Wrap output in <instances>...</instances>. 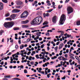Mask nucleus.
Masks as SVG:
<instances>
[{
    "label": "nucleus",
    "mask_w": 80,
    "mask_h": 80,
    "mask_svg": "<svg viewBox=\"0 0 80 80\" xmlns=\"http://www.w3.org/2000/svg\"><path fill=\"white\" fill-rule=\"evenodd\" d=\"M76 25L78 26L80 25V21H78L77 22Z\"/></svg>",
    "instance_id": "nucleus-17"
},
{
    "label": "nucleus",
    "mask_w": 80,
    "mask_h": 80,
    "mask_svg": "<svg viewBox=\"0 0 80 80\" xmlns=\"http://www.w3.org/2000/svg\"><path fill=\"white\" fill-rule=\"evenodd\" d=\"M52 10H53V9H50L49 10H48L47 11V12H52Z\"/></svg>",
    "instance_id": "nucleus-28"
},
{
    "label": "nucleus",
    "mask_w": 80,
    "mask_h": 80,
    "mask_svg": "<svg viewBox=\"0 0 80 80\" xmlns=\"http://www.w3.org/2000/svg\"><path fill=\"white\" fill-rule=\"evenodd\" d=\"M41 33H42V32H37L36 33V35L37 36H38V37L40 36H41Z\"/></svg>",
    "instance_id": "nucleus-14"
},
{
    "label": "nucleus",
    "mask_w": 80,
    "mask_h": 80,
    "mask_svg": "<svg viewBox=\"0 0 80 80\" xmlns=\"http://www.w3.org/2000/svg\"><path fill=\"white\" fill-rule=\"evenodd\" d=\"M80 67V64L77 65V66H76V68H77V67Z\"/></svg>",
    "instance_id": "nucleus-57"
},
{
    "label": "nucleus",
    "mask_w": 80,
    "mask_h": 80,
    "mask_svg": "<svg viewBox=\"0 0 80 80\" xmlns=\"http://www.w3.org/2000/svg\"><path fill=\"white\" fill-rule=\"evenodd\" d=\"M15 7L16 8H20V7H21V6H15Z\"/></svg>",
    "instance_id": "nucleus-27"
},
{
    "label": "nucleus",
    "mask_w": 80,
    "mask_h": 80,
    "mask_svg": "<svg viewBox=\"0 0 80 80\" xmlns=\"http://www.w3.org/2000/svg\"><path fill=\"white\" fill-rule=\"evenodd\" d=\"M10 17L12 18L13 20H14L15 18L16 17V15L15 14H13L10 16Z\"/></svg>",
    "instance_id": "nucleus-10"
},
{
    "label": "nucleus",
    "mask_w": 80,
    "mask_h": 80,
    "mask_svg": "<svg viewBox=\"0 0 80 80\" xmlns=\"http://www.w3.org/2000/svg\"><path fill=\"white\" fill-rule=\"evenodd\" d=\"M45 27H48V25H46L45 26H44L42 28H45Z\"/></svg>",
    "instance_id": "nucleus-26"
},
{
    "label": "nucleus",
    "mask_w": 80,
    "mask_h": 80,
    "mask_svg": "<svg viewBox=\"0 0 80 80\" xmlns=\"http://www.w3.org/2000/svg\"><path fill=\"white\" fill-rule=\"evenodd\" d=\"M65 57L66 58H67V57H68V54H65Z\"/></svg>",
    "instance_id": "nucleus-53"
},
{
    "label": "nucleus",
    "mask_w": 80,
    "mask_h": 80,
    "mask_svg": "<svg viewBox=\"0 0 80 80\" xmlns=\"http://www.w3.org/2000/svg\"><path fill=\"white\" fill-rule=\"evenodd\" d=\"M69 51V50L68 49H67L66 50V53H68V52Z\"/></svg>",
    "instance_id": "nucleus-62"
},
{
    "label": "nucleus",
    "mask_w": 80,
    "mask_h": 80,
    "mask_svg": "<svg viewBox=\"0 0 80 80\" xmlns=\"http://www.w3.org/2000/svg\"><path fill=\"white\" fill-rule=\"evenodd\" d=\"M31 40L30 39V38H28V39H27V41L28 42H30V41H31Z\"/></svg>",
    "instance_id": "nucleus-48"
},
{
    "label": "nucleus",
    "mask_w": 80,
    "mask_h": 80,
    "mask_svg": "<svg viewBox=\"0 0 80 80\" xmlns=\"http://www.w3.org/2000/svg\"><path fill=\"white\" fill-rule=\"evenodd\" d=\"M4 60H8L7 58L5 57L4 58Z\"/></svg>",
    "instance_id": "nucleus-58"
},
{
    "label": "nucleus",
    "mask_w": 80,
    "mask_h": 80,
    "mask_svg": "<svg viewBox=\"0 0 80 80\" xmlns=\"http://www.w3.org/2000/svg\"><path fill=\"white\" fill-rule=\"evenodd\" d=\"M18 43L19 44H21V40H19V41H18Z\"/></svg>",
    "instance_id": "nucleus-50"
},
{
    "label": "nucleus",
    "mask_w": 80,
    "mask_h": 80,
    "mask_svg": "<svg viewBox=\"0 0 80 80\" xmlns=\"http://www.w3.org/2000/svg\"><path fill=\"white\" fill-rule=\"evenodd\" d=\"M30 53H31V52H28V53L27 54L28 55H30Z\"/></svg>",
    "instance_id": "nucleus-47"
},
{
    "label": "nucleus",
    "mask_w": 80,
    "mask_h": 80,
    "mask_svg": "<svg viewBox=\"0 0 80 80\" xmlns=\"http://www.w3.org/2000/svg\"><path fill=\"white\" fill-rule=\"evenodd\" d=\"M69 1H70V0H66V1H65V2L68 3V2H69Z\"/></svg>",
    "instance_id": "nucleus-59"
},
{
    "label": "nucleus",
    "mask_w": 80,
    "mask_h": 80,
    "mask_svg": "<svg viewBox=\"0 0 80 80\" xmlns=\"http://www.w3.org/2000/svg\"><path fill=\"white\" fill-rule=\"evenodd\" d=\"M73 30L72 29L70 28V29H67V30H66V32H68V30Z\"/></svg>",
    "instance_id": "nucleus-38"
},
{
    "label": "nucleus",
    "mask_w": 80,
    "mask_h": 80,
    "mask_svg": "<svg viewBox=\"0 0 80 80\" xmlns=\"http://www.w3.org/2000/svg\"><path fill=\"white\" fill-rule=\"evenodd\" d=\"M66 18V17H65V15L62 14L61 17V18L59 21V23H60L59 25H63V24L64 23L63 21L65 20Z\"/></svg>",
    "instance_id": "nucleus-3"
},
{
    "label": "nucleus",
    "mask_w": 80,
    "mask_h": 80,
    "mask_svg": "<svg viewBox=\"0 0 80 80\" xmlns=\"http://www.w3.org/2000/svg\"><path fill=\"white\" fill-rule=\"evenodd\" d=\"M29 22V20H27L25 21H22L21 22V24H27Z\"/></svg>",
    "instance_id": "nucleus-6"
},
{
    "label": "nucleus",
    "mask_w": 80,
    "mask_h": 80,
    "mask_svg": "<svg viewBox=\"0 0 80 80\" xmlns=\"http://www.w3.org/2000/svg\"><path fill=\"white\" fill-rule=\"evenodd\" d=\"M52 22L53 23H56L57 22V17L54 16L52 18Z\"/></svg>",
    "instance_id": "nucleus-8"
},
{
    "label": "nucleus",
    "mask_w": 80,
    "mask_h": 80,
    "mask_svg": "<svg viewBox=\"0 0 80 80\" xmlns=\"http://www.w3.org/2000/svg\"><path fill=\"white\" fill-rule=\"evenodd\" d=\"M5 20H8L9 21H12V18H10V17L6 18Z\"/></svg>",
    "instance_id": "nucleus-16"
},
{
    "label": "nucleus",
    "mask_w": 80,
    "mask_h": 80,
    "mask_svg": "<svg viewBox=\"0 0 80 80\" xmlns=\"http://www.w3.org/2000/svg\"><path fill=\"white\" fill-rule=\"evenodd\" d=\"M10 60L11 62H13V58H12V57H10Z\"/></svg>",
    "instance_id": "nucleus-45"
},
{
    "label": "nucleus",
    "mask_w": 80,
    "mask_h": 80,
    "mask_svg": "<svg viewBox=\"0 0 80 80\" xmlns=\"http://www.w3.org/2000/svg\"><path fill=\"white\" fill-rule=\"evenodd\" d=\"M45 45L44 44H42L40 47V48H43V47H44V46Z\"/></svg>",
    "instance_id": "nucleus-33"
},
{
    "label": "nucleus",
    "mask_w": 80,
    "mask_h": 80,
    "mask_svg": "<svg viewBox=\"0 0 80 80\" xmlns=\"http://www.w3.org/2000/svg\"><path fill=\"white\" fill-rule=\"evenodd\" d=\"M23 3V2L20 1H17V4L18 5H22Z\"/></svg>",
    "instance_id": "nucleus-9"
},
{
    "label": "nucleus",
    "mask_w": 80,
    "mask_h": 80,
    "mask_svg": "<svg viewBox=\"0 0 80 80\" xmlns=\"http://www.w3.org/2000/svg\"><path fill=\"white\" fill-rule=\"evenodd\" d=\"M75 58L77 60H80V58L77 56H75Z\"/></svg>",
    "instance_id": "nucleus-24"
},
{
    "label": "nucleus",
    "mask_w": 80,
    "mask_h": 80,
    "mask_svg": "<svg viewBox=\"0 0 80 80\" xmlns=\"http://www.w3.org/2000/svg\"><path fill=\"white\" fill-rule=\"evenodd\" d=\"M48 22H47V21H45L42 24L43 25H47V24H48Z\"/></svg>",
    "instance_id": "nucleus-22"
},
{
    "label": "nucleus",
    "mask_w": 80,
    "mask_h": 80,
    "mask_svg": "<svg viewBox=\"0 0 80 80\" xmlns=\"http://www.w3.org/2000/svg\"><path fill=\"white\" fill-rule=\"evenodd\" d=\"M62 80H65V77L64 76L63 78H62Z\"/></svg>",
    "instance_id": "nucleus-49"
},
{
    "label": "nucleus",
    "mask_w": 80,
    "mask_h": 80,
    "mask_svg": "<svg viewBox=\"0 0 80 80\" xmlns=\"http://www.w3.org/2000/svg\"><path fill=\"white\" fill-rule=\"evenodd\" d=\"M3 33H4V31L2 30H1L0 31V35H2Z\"/></svg>",
    "instance_id": "nucleus-18"
},
{
    "label": "nucleus",
    "mask_w": 80,
    "mask_h": 80,
    "mask_svg": "<svg viewBox=\"0 0 80 80\" xmlns=\"http://www.w3.org/2000/svg\"><path fill=\"white\" fill-rule=\"evenodd\" d=\"M3 4L2 2L0 3V10H2L3 9Z\"/></svg>",
    "instance_id": "nucleus-11"
},
{
    "label": "nucleus",
    "mask_w": 80,
    "mask_h": 80,
    "mask_svg": "<svg viewBox=\"0 0 80 80\" xmlns=\"http://www.w3.org/2000/svg\"><path fill=\"white\" fill-rule=\"evenodd\" d=\"M61 36H62L63 35V34H64V32H63V31H62V32H61Z\"/></svg>",
    "instance_id": "nucleus-44"
},
{
    "label": "nucleus",
    "mask_w": 80,
    "mask_h": 80,
    "mask_svg": "<svg viewBox=\"0 0 80 80\" xmlns=\"http://www.w3.org/2000/svg\"><path fill=\"white\" fill-rule=\"evenodd\" d=\"M20 68L22 69H23V66L22 65H21L20 66Z\"/></svg>",
    "instance_id": "nucleus-43"
},
{
    "label": "nucleus",
    "mask_w": 80,
    "mask_h": 80,
    "mask_svg": "<svg viewBox=\"0 0 80 80\" xmlns=\"http://www.w3.org/2000/svg\"><path fill=\"white\" fill-rule=\"evenodd\" d=\"M8 79L7 78H3L2 79V80H8Z\"/></svg>",
    "instance_id": "nucleus-55"
},
{
    "label": "nucleus",
    "mask_w": 80,
    "mask_h": 80,
    "mask_svg": "<svg viewBox=\"0 0 80 80\" xmlns=\"http://www.w3.org/2000/svg\"><path fill=\"white\" fill-rule=\"evenodd\" d=\"M35 41H31V43H35Z\"/></svg>",
    "instance_id": "nucleus-52"
},
{
    "label": "nucleus",
    "mask_w": 80,
    "mask_h": 80,
    "mask_svg": "<svg viewBox=\"0 0 80 80\" xmlns=\"http://www.w3.org/2000/svg\"><path fill=\"white\" fill-rule=\"evenodd\" d=\"M2 2L4 3H7L8 2V1L7 0H2Z\"/></svg>",
    "instance_id": "nucleus-25"
},
{
    "label": "nucleus",
    "mask_w": 80,
    "mask_h": 80,
    "mask_svg": "<svg viewBox=\"0 0 80 80\" xmlns=\"http://www.w3.org/2000/svg\"><path fill=\"white\" fill-rule=\"evenodd\" d=\"M32 56H30L28 59L29 60H32Z\"/></svg>",
    "instance_id": "nucleus-40"
},
{
    "label": "nucleus",
    "mask_w": 80,
    "mask_h": 80,
    "mask_svg": "<svg viewBox=\"0 0 80 80\" xmlns=\"http://www.w3.org/2000/svg\"><path fill=\"white\" fill-rule=\"evenodd\" d=\"M43 15L44 18H45V17H46V14H45V13H44Z\"/></svg>",
    "instance_id": "nucleus-56"
},
{
    "label": "nucleus",
    "mask_w": 80,
    "mask_h": 80,
    "mask_svg": "<svg viewBox=\"0 0 80 80\" xmlns=\"http://www.w3.org/2000/svg\"><path fill=\"white\" fill-rule=\"evenodd\" d=\"M15 80H21L20 79L18 78H15Z\"/></svg>",
    "instance_id": "nucleus-54"
},
{
    "label": "nucleus",
    "mask_w": 80,
    "mask_h": 80,
    "mask_svg": "<svg viewBox=\"0 0 80 80\" xmlns=\"http://www.w3.org/2000/svg\"><path fill=\"white\" fill-rule=\"evenodd\" d=\"M63 57L62 56H59L58 58V59H60V58H62Z\"/></svg>",
    "instance_id": "nucleus-61"
},
{
    "label": "nucleus",
    "mask_w": 80,
    "mask_h": 80,
    "mask_svg": "<svg viewBox=\"0 0 80 80\" xmlns=\"http://www.w3.org/2000/svg\"><path fill=\"white\" fill-rule=\"evenodd\" d=\"M62 60L63 61H65V60H67V58H64V57H62Z\"/></svg>",
    "instance_id": "nucleus-21"
},
{
    "label": "nucleus",
    "mask_w": 80,
    "mask_h": 80,
    "mask_svg": "<svg viewBox=\"0 0 80 80\" xmlns=\"http://www.w3.org/2000/svg\"><path fill=\"white\" fill-rule=\"evenodd\" d=\"M15 23L14 22L11 21V22H5L4 23V27L6 28H10L14 25Z\"/></svg>",
    "instance_id": "nucleus-2"
},
{
    "label": "nucleus",
    "mask_w": 80,
    "mask_h": 80,
    "mask_svg": "<svg viewBox=\"0 0 80 80\" xmlns=\"http://www.w3.org/2000/svg\"><path fill=\"white\" fill-rule=\"evenodd\" d=\"M10 75L8 76H4V78H10Z\"/></svg>",
    "instance_id": "nucleus-23"
},
{
    "label": "nucleus",
    "mask_w": 80,
    "mask_h": 80,
    "mask_svg": "<svg viewBox=\"0 0 80 80\" xmlns=\"http://www.w3.org/2000/svg\"><path fill=\"white\" fill-rule=\"evenodd\" d=\"M24 73H28V72H27V70L26 69H25L24 70Z\"/></svg>",
    "instance_id": "nucleus-31"
},
{
    "label": "nucleus",
    "mask_w": 80,
    "mask_h": 80,
    "mask_svg": "<svg viewBox=\"0 0 80 80\" xmlns=\"http://www.w3.org/2000/svg\"><path fill=\"white\" fill-rule=\"evenodd\" d=\"M71 37V35L68 34L67 35V37H68V38H69V37Z\"/></svg>",
    "instance_id": "nucleus-35"
},
{
    "label": "nucleus",
    "mask_w": 80,
    "mask_h": 80,
    "mask_svg": "<svg viewBox=\"0 0 80 80\" xmlns=\"http://www.w3.org/2000/svg\"><path fill=\"white\" fill-rule=\"evenodd\" d=\"M9 16H10V13H8L6 14L5 15V17H9Z\"/></svg>",
    "instance_id": "nucleus-20"
},
{
    "label": "nucleus",
    "mask_w": 80,
    "mask_h": 80,
    "mask_svg": "<svg viewBox=\"0 0 80 80\" xmlns=\"http://www.w3.org/2000/svg\"><path fill=\"white\" fill-rule=\"evenodd\" d=\"M46 14V17H49V16H50V14L48 13H47Z\"/></svg>",
    "instance_id": "nucleus-36"
},
{
    "label": "nucleus",
    "mask_w": 80,
    "mask_h": 80,
    "mask_svg": "<svg viewBox=\"0 0 80 80\" xmlns=\"http://www.w3.org/2000/svg\"><path fill=\"white\" fill-rule=\"evenodd\" d=\"M62 7V5H61V6L60 5L58 6V9H60Z\"/></svg>",
    "instance_id": "nucleus-37"
},
{
    "label": "nucleus",
    "mask_w": 80,
    "mask_h": 80,
    "mask_svg": "<svg viewBox=\"0 0 80 80\" xmlns=\"http://www.w3.org/2000/svg\"><path fill=\"white\" fill-rule=\"evenodd\" d=\"M20 12V10H18L17 9H14L12 11V13H18V12Z\"/></svg>",
    "instance_id": "nucleus-7"
},
{
    "label": "nucleus",
    "mask_w": 80,
    "mask_h": 80,
    "mask_svg": "<svg viewBox=\"0 0 80 80\" xmlns=\"http://www.w3.org/2000/svg\"><path fill=\"white\" fill-rule=\"evenodd\" d=\"M19 30V28H14V30Z\"/></svg>",
    "instance_id": "nucleus-29"
},
{
    "label": "nucleus",
    "mask_w": 80,
    "mask_h": 80,
    "mask_svg": "<svg viewBox=\"0 0 80 80\" xmlns=\"http://www.w3.org/2000/svg\"><path fill=\"white\" fill-rule=\"evenodd\" d=\"M50 1H49V0H47L46 1V3H50Z\"/></svg>",
    "instance_id": "nucleus-60"
},
{
    "label": "nucleus",
    "mask_w": 80,
    "mask_h": 80,
    "mask_svg": "<svg viewBox=\"0 0 80 80\" xmlns=\"http://www.w3.org/2000/svg\"><path fill=\"white\" fill-rule=\"evenodd\" d=\"M67 63V61H65L63 62V65H64L65 63Z\"/></svg>",
    "instance_id": "nucleus-51"
},
{
    "label": "nucleus",
    "mask_w": 80,
    "mask_h": 80,
    "mask_svg": "<svg viewBox=\"0 0 80 80\" xmlns=\"http://www.w3.org/2000/svg\"><path fill=\"white\" fill-rule=\"evenodd\" d=\"M67 72L68 73H70V72H71V70H68Z\"/></svg>",
    "instance_id": "nucleus-63"
},
{
    "label": "nucleus",
    "mask_w": 80,
    "mask_h": 80,
    "mask_svg": "<svg viewBox=\"0 0 80 80\" xmlns=\"http://www.w3.org/2000/svg\"><path fill=\"white\" fill-rule=\"evenodd\" d=\"M18 45H15V48H16V49H17V48H18Z\"/></svg>",
    "instance_id": "nucleus-42"
},
{
    "label": "nucleus",
    "mask_w": 80,
    "mask_h": 80,
    "mask_svg": "<svg viewBox=\"0 0 80 80\" xmlns=\"http://www.w3.org/2000/svg\"><path fill=\"white\" fill-rule=\"evenodd\" d=\"M69 56L70 57H74V54H71L69 55Z\"/></svg>",
    "instance_id": "nucleus-39"
},
{
    "label": "nucleus",
    "mask_w": 80,
    "mask_h": 80,
    "mask_svg": "<svg viewBox=\"0 0 80 80\" xmlns=\"http://www.w3.org/2000/svg\"><path fill=\"white\" fill-rule=\"evenodd\" d=\"M78 63H79V64H80V60H78Z\"/></svg>",
    "instance_id": "nucleus-64"
},
{
    "label": "nucleus",
    "mask_w": 80,
    "mask_h": 80,
    "mask_svg": "<svg viewBox=\"0 0 80 80\" xmlns=\"http://www.w3.org/2000/svg\"><path fill=\"white\" fill-rule=\"evenodd\" d=\"M28 15V12L27 11H25L21 14V18H26V17H27Z\"/></svg>",
    "instance_id": "nucleus-4"
},
{
    "label": "nucleus",
    "mask_w": 80,
    "mask_h": 80,
    "mask_svg": "<svg viewBox=\"0 0 80 80\" xmlns=\"http://www.w3.org/2000/svg\"><path fill=\"white\" fill-rule=\"evenodd\" d=\"M49 62H47L46 63H45V64H44L42 65V66L43 67H45V66L46 67H47V65H49Z\"/></svg>",
    "instance_id": "nucleus-15"
},
{
    "label": "nucleus",
    "mask_w": 80,
    "mask_h": 80,
    "mask_svg": "<svg viewBox=\"0 0 80 80\" xmlns=\"http://www.w3.org/2000/svg\"><path fill=\"white\" fill-rule=\"evenodd\" d=\"M42 18L41 16H38L34 18L32 22H31V24L32 25H34L36 23H38L39 21H42Z\"/></svg>",
    "instance_id": "nucleus-1"
},
{
    "label": "nucleus",
    "mask_w": 80,
    "mask_h": 80,
    "mask_svg": "<svg viewBox=\"0 0 80 80\" xmlns=\"http://www.w3.org/2000/svg\"><path fill=\"white\" fill-rule=\"evenodd\" d=\"M25 32H26V33H30V31L29 30H26L25 31Z\"/></svg>",
    "instance_id": "nucleus-41"
},
{
    "label": "nucleus",
    "mask_w": 80,
    "mask_h": 80,
    "mask_svg": "<svg viewBox=\"0 0 80 80\" xmlns=\"http://www.w3.org/2000/svg\"><path fill=\"white\" fill-rule=\"evenodd\" d=\"M38 56H39V55L38 54H37L36 55L35 57H36V58H40V57H38Z\"/></svg>",
    "instance_id": "nucleus-30"
},
{
    "label": "nucleus",
    "mask_w": 80,
    "mask_h": 80,
    "mask_svg": "<svg viewBox=\"0 0 80 80\" xmlns=\"http://www.w3.org/2000/svg\"><path fill=\"white\" fill-rule=\"evenodd\" d=\"M63 43H61L59 45L58 48L59 49H61L62 47H63Z\"/></svg>",
    "instance_id": "nucleus-12"
},
{
    "label": "nucleus",
    "mask_w": 80,
    "mask_h": 80,
    "mask_svg": "<svg viewBox=\"0 0 80 80\" xmlns=\"http://www.w3.org/2000/svg\"><path fill=\"white\" fill-rule=\"evenodd\" d=\"M68 14L71 13L73 11V8L71 7H68L67 8Z\"/></svg>",
    "instance_id": "nucleus-5"
},
{
    "label": "nucleus",
    "mask_w": 80,
    "mask_h": 80,
    "mask_svg": "<svg viewBox=\"0 0 80 80\" xmlns=\"http://www.w3.org/2000/svg\"><path fill=\"white\" fill-rule=\"evenodd\" d=\"M46 36H50V34L48 32H47L46 33Z\"/></svg>",
    "instance_id": "nucleus-34"
},
{
    "label": "nucleus",
    "mask_w": 80,
    "mask_h": 80,
    "mask_svg": "<svg viewBox=\"0 0 80 80\" xmlns=\"http://www.w3.org/2000/svg\"><path fill=\"white\" fill-rule=\"evenodd\" d=\"M58 49V46H56L55 48V51H56V52H57V49Z\"/></svg>",
    "instance_id": "nucleus-32"
},
{
    "label": "nucleus",
    "mask_w": 80,
    "mask_h": 80,
    "mask_svg": "<svg viewBox=\"0 0 80 80\" xmlns=\"http://www.w3.org/2000/svg\"><path fill=\"white\" fill-rule=\"evenodd\" d=\"M24 48V44H22L21 46H20V49H23V48Z\"/></svg>",
    "instance_id": "nucleus-19"
},
{
    "label": "nucleus",
    "mask_w": 80,
    "mask_h": 80,
    "mask_svg": "<svg viewBox=\"0 0 80 80\" xmlns=\"http://www.w3.org/2000/svg\"><path fill=\"white\" fill-rule=\"evenodd\" d=\"M0 64H1V65H3L4 64V62L2 61L0 63Z\"/></svg>",
    "instance_id": "nucleus-46"
},
{
    "label": "nucleus",
    "mask_w": 80,
    "mask_h": 80,
    "mask_svg": "<svg viewBox=\"0 0 80 80\" xmlns=\"http://www.w3.org/2000/svg\"><path fill=\"white\" fill-rule=\"evenodd\" d=\"M29 26H28V25H22V28H28Z\"/></svg>",
    "instance_id": "nucleus-13"
}]
</instances>
